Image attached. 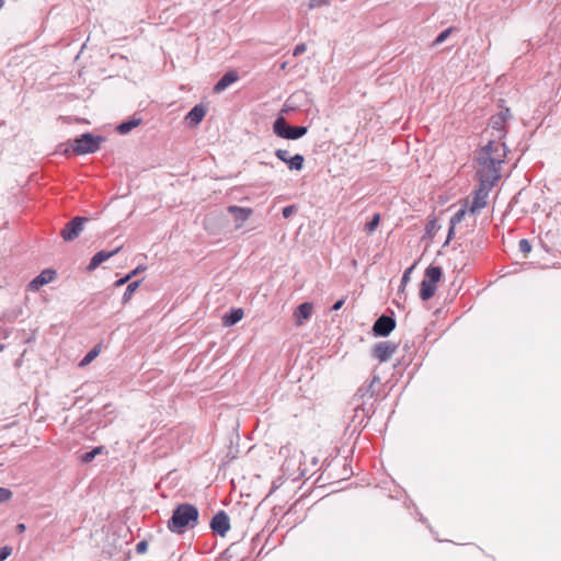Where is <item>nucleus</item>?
I'll list each match as a JSON object with an SVG mask.
<instances>
[{"label":"nucleus","instance_id":"obj_1","mask_svg":"<svg viewBox=\"0 0 561 561\" xmlns=\"http://www.w3.org/2000/svg\"><path fill=\"white\" fill-rule=\"evenodd\" d=\"M506 156L505 145L499 140H490L478 153L477 175L479 182L495 184L501 178V164Z\"/></svg>","mask_w":561,"mask_h":561},{"label":"nucleus","instance_id":"obj_2","mask_svg":"<svg viewBox=\"0 0 561 561\" xmlns=\"http://www.w3.org/2000/svg\"><path fill=\"white\" fill-rule=\"evenodd\" d=\"M198 510L192 504H181L172 513L168 528L175 534H182L193 528L198 520Z\"/></svg>","mask_w":561,"mask_h":561},{"label":"nucleus","instance_id":"obj_3","mask_svg":"<svg viewBox=\"0 0 561 561\" xmlns=\"http://www.w3.org/2000/svg\"><path fill=\"white\" fill-rule=\"evenodd\" d=\"M442 275L443 272L439 266L430 265L425 270L424 279L421 283L420 289V297L422 300L426 301L434 296L436 291V285L440 280Z\"/></svg>","mask_w":561,"mask_h":561},{"label":"nucleus","instance_id":"obj_4","mask_svg":"<svg viewBox=\"0 0 561 561\" xmlns=\"http://www.w3.org/2000/svg\"><path fill=\"white\" fill-rule=\"evenodd\" d=\"M273 131L280 138L295 140L305 136L308 131V128L306 126H289L286 119L280 116L274 122Z\"/></svg>","mask_w":561,"mask_h":561},{"label":"nucleus","instance_id":"obj_5","mask_svg":"<svg viewBox=\"0 0 561 561\" xmlns=\"http://www.w3.org/2000/svg\"><path fill=\"white\" fill-rule=\"evenodd\" d=\"M102 141V137H95L91 134H83L81 137L75 140L72 150L78 154L93 153L99 150L100 144Z\"/></svg>","mask_w":561,"mask_h":561},{"label":"nucleus","instance_id":"obj_6","mask_svg":"<svg viewBox=\"0 0 561 561\" xmlns=\"http://www.w3.org/2000/svg\"><path fill=\"white\" fill-rule=\"evenodd\" d=\"M493 184L485 186V183L480 182L479 188L474 192L473 199L469 206V211L474 215L486 206V198Z\"/></svg>","mask_w":561,"mask_h":561},{"label":"nucleus","instance_id":"obj_7","mask_svg":"<svg viewBox=\"0 0 561 561\" xmlns=\"http://www.w3.org/2000/svg\"><path fill=\"white\" fill-rule=\"evenodd\" d=\"M87 220L88 219L84 217H75L61 230L62 239L67 242L75 240L83 231V226Z\"/></svg>","mask_w":561,"mask_h":561},{"label":"nucleus","instance_id":"obj_8","mask_svg":"<svg viewBox=\"0 0 561 561\" xmlns=\"http://www.w3.org/2000/svg\"><path fill=\"white\" fill-rule=\"evenodd\" d=\"M396 328V321L388 316L379 317L374 323L373 331L376 336H387Z\"/></svg>","mask_w":561,"mask_h":561},{"label":"nucleus","instance_id":"obj_9","mask_svg":"<svg viewBox=\"0 0 561 561\" xmlns=\"http://www.w3.org/2000/svg\"><path fill=\"white\" fill-rule=\"evenodd\" d=\"M397 345L390 341L377 343L373 348V355L379 362H387L396 353Z\"/></svg>","mask_w":561,"mask_h":561},{"label":"nucleus","instance_id":"obj_10","mask_svg":"<svg viewBox=\"0 0 561 561\" xmlns=\"http://www.w3.org/2000/svg\"><path fill=\"white\" fill-rule=\"evenodd\" d=\"M510 117V110L505 108L494 115L490 122V128L493 130L492 136L501 139L504 135L505 122Z\"/></svg>","mask_w":561,"mask_h":561},{"label":"nucleus","instance_id":"obj_11","mask_svg":"<svg viewBox=\"0 0 561 561\" xmlns=\"http://www.w3.org/2000/svg\"><path fill=\"white\" fill-rule=\"evenodd\" d=\"M210 528L220 536H225L230 528V522L228 515L220 511L218 512L210 522Z\"/></svg>","mask_w":561,"mask_h":561},{"label":"nucleus","instance_id":"obj_12","mask_svg":"<svg viewBox=\"0 0 561 561\" xmlns=\"http://www.w3.org/2000/svg\"><path fill=\"white\" fill-rule=\"evenodd\" d=\"M56 277L54 270H44L38 276H36L28 285L31 290H37L42 286L51 283Z\"/></svg>","mask_w":561,"mask_h":561},{"label":"nucleus","instance_id":"obj_13","mask_svg":"<svg viewBox=\"0 0 561 561\" xmlns=\"http://www.w3.org/2000/svg\"><path fill=\"white\" fill-rule=\"evenodd\" d=\"M121 249H122L121 247H117L116 249H114L112 251H100V252L95 253L93 255V257L91 259L88 268L90 271L95 270L100 264H102L103 262L107 261L108 259H111L112 256L117 254L121 251Z\"/></svg>","mask_w":561,"mask_h":561},{"label":"nucleus","instance_id":"obj_14","mask_svg":"<svg viewBox=\"0 0 561 561\" xmlns=\"http://www.w3.org/2000/svg\"><path fill=\"white\" fill-rule=\"evenodd\" d=\"M239 80V76L234 70L226 72L220 80L215 84L214 91L216 93L224 92L228 87Z\"/></svg>","mask_w":561,"mask_h":561},{"label":"nucleus","instance_id":"obj_15","mask_svg":"<svg viewBox=\"0 0 561 561\" xmlns=\"http://www.w3.org/2000/svg\"><path fill=\"white\" fill-rule=\"evenodd\" d=\"M206 115V108L198 104L195 105L185 116L187 124L195 126L198 125Z\"/></svg>","mask_w":561,"mask_h":561},{"label":"nucleus","instance_id":"obj_16","mask_svg":"<svg viewBox=\"0 0 561 561\" xmlns=\"http://www.w3.org/2000/svg\"><path fill=\"white\" fill-rule=\"evenodd\" d=\"M312 304L304 302L296 309L294 317L297 325H301L312 313Z\"/></svg>","mask_w":561,"mask_h":561},{"label":"nucleus","instance_id":"obj_17","mask_svg":"<svg viewBox=\"0 0 561 561\" xmlns=\"http://www.w3.org/2000/svg\"><path fill=\"white\" fill-rule=\"evenodd\" d=\"M228 211L233 215L234 219L239 222L237 228L241 227V225L249 219L252 215L251 208L239 207V206H229Z\"/></svg>","mask_w":561,"mask_h":561},{"label":"nucleus","instance_id":"obj_18","mask_svg":"<svg viewBox=\"0 0 561 561\" xmlns=\"http://www.w3.org/2000/svg\"><path fill=\"white\" fill-rule=\"evenodd\" d=\"M243 310L241 308L232 309L229 314L222 317L225 327H231L238 323L243 318Z\"/></svg>","mask_w":561,"mask_h":561},{"label":"nucleus","instance_id":"obj_19","mask_svg":"<svg viewBox=\"0 0 561 561\" xmlns=\"http://www.w3.org/2000/svg\"><path fill=\"white\" fill-rule=\"evenodd\" d=\"M466 213H467V209L465 207H462L459 210H457L454 214V216L450 218L447 242L450 240L451 236L455 233L456 226L462 221Z\"/></svg>","mask_w":561,"mask_h":561},{"label":"nucleus","instance_id":"obj_20","mask_svg":"<svg viewBox=\"0 0 561 561\" xmlns=\"http://www.w3.org/2000/svg\"><path fill=\"white\" fill-rule=\"evenodd\" d=\"M305 158L302 154L297 153L288 160V168L290 170L300 171L304 168Z\"/></svg>","mask_w":561,"mask_h":561},{"label":"nucleus","instance_id":"obj_21","mask_svg":"<svg viewBox=\"0 0 561 561\" xmlns=\"http://www.w3.org/2000/svg\"><path fill=\"white\" fill-rule=\"evenodd\" d=\"M140 124V119H130L127 122L122 123L118 125L117 130L122 134H128L135 127H137Z\"/></svg>","mask_w":561,"mask_h":561},{"label":"nucleus","instance_id":"obj_22","mask_svg":"<svg viewBox=\"0 0 561 561\" xmlns=\"http://www.w3.org/2000/svg\"><path fill=\"white\" fill-rule=\"evenodd\" d=\"M100 354V346H94L92 350H90L87 355L81 359L80 366L84 367L89 365L92 360H94L98 355Z\"/></svg>","mask_w":561,"mask_h":561},{"label":"nucleus","instance_id":"obj_23","mask_svg":"<svg viewBox=\"0 0 561 561\" xmlns=\"http://www.w3.org/2000/svg\"><path fill=\"white\" fill-rule=\"evenodd\" d=\"M102 451H103V447H95L91 451L84 453L81 456V461L84 463L91 462Z\"/></svg>","mask_w":561,"mask_h":561},{"label":"nucleus","instance_id":"obj_24","mask_svg":"<svg viewBox=\"0 0 561 561\" xmlns=\"http://www.w3.org/2000/svg\"><path fill=\"white\" fill-rule=\"evenodd\" d=\"M138 287H139V280L129 283L126 287L124 295H123V301L124 302L128 301Z\"/></svg>","mask_w":561,"mask_h":561},{"label":"nucleus","instance_id":"obj_25","mask_svg":"<svg viewBox=\"0 0 561 561\" xmlns=\"http://www.w3.org/2000/svg\"><path fill=\"white\" fill-rule=\"evenodd\" d=\"M380 381V378L378 376H374L369 386L366 387V388H360L358 389V393L362 396V397H365V396H368V397H373L374 396V391L371 390V387L375 382H379Z\"/></svg>","mask_w":561,"mask_h":561},{"label":"nucleus","instance_id":"obj_26","mask_svg":"<svg viewBox=\"0 0 561 561\" xmlns=\"http://www.w3.org/2000/svg\"><path fill=\"white\" fill-rule=\"evenodd\" d=\"M379 221H380V216H379V214H375V215L373 216V219H371L369 222H367V224H366V227H365L366 231H367L368 233L374 232V231L376 230V228L378 227Z\"/></svg>","mask_w":561,"mask_h":561},{"label":"nucleus","instance_id":"obj_27","mask_svg":"<svg viewBox=\"0 0 561 561\" xmlns=\"http://www.w3.org/2000/svg\"><path fill=\"white\" fill-rule=\"evenodd\" d=\"M415 267V264H413L412 266H410L409 268H407L402 275V278H401V287H402V290L404 289V287L407 286V284L410 282V278H411V273L412 271L414 270Z\"/></svg>","mask_w":561,"mask_h":561},{"label":"nucleus","instance_id":"obj_28","mask_svg":"<svg viewBox=\"0 0 561 561\" xmlns=\"http://www.w3.org/2000/svg\"><path fill=\"white\" fill-rule=\"evenodd\" d=\"M450 33H451V28H447V30L443 31V32H442V33H440V34L435 38V41H434L433 45H434V46H437V45H440L442 43H444V42L448 38V36H449V34H450Z\"/></svg>","mask_w":561,"mask_h":561},{"label":"nucleus","instance_id":"obj_29","mask_svg":"<svg viewBox=\"0 0 561 561\" xmlns=\"http://www.w3.org/2000/svg\"><path fill=\"white\" fill-rule=\"evenodd\" d=\"M518 247H519V251L525 255L531 251V245H530L529 241L526 239H522L518 243Z\"/></svg>","mask_w":561,"mask_h":561},{"label":"nucleus","instance_id":"obj_30","mask_svg":"<svg viewBox=\"0 0 561 561\" xmlns=\"http://www.w3.org/2000/svg\"><path fill=\"white\" fill-rule=\"evenodd\" d=\"M275 156L283 162L288 163V160H290L291 157H289V152L284 149H277L275 151Z\"/></svg>","mask_w":561,"mask_h":561},{"label":"nucleus","instance_id":"obj_31","mask_svg":"<svg viewBox=\"0 0 561 561\" xmlns=\"http://www.w3.org/2000/svg\"><path fill=\"white\" fill-rule=\"evenodd\" d=\"M12 497L11 490L7 488H0V503L7 502Z\"/></svg>","mask_w":561,"mask_h":561},{"label":"nucleus","instance_id":"obj_32","mask_svg":"<svg viewBox=\"0 0 561 561\" xmlns=\"http://www.w3.org/2000/svg\"><path fill=\"white\" fill-rule=\"evenodd\" d=\"M12 552V549L8 546L0 548V561H4Z\"/></svg>","mask_w":561,"mask_h":561},{"label":"nucleus","instance_id":"obj_33","mask_svg":"<svg viewBox=\"0 0 561 561\" xmlns=\"http://www.w3.org/2000/svg\"><path fill=\"white\" fill-rule=\"evenodd\" d=\"M328 4V0H309V8L316 9Z\"/></svg>","mask_w":561,"mask_h":561},{"label":"nucleus","instance_id":"obj_34","mask_svg":"<svg viewBox=\"0 0 561 561\" xmlns=\"http://www.w3.org/2000/svg\"><path fill=\"white\" fill-rule=\"evenodd\" d=\"M296 208L294 205H289V206H286L283 208V216L285 218H289L294 213H295Z\"/></svg>","mask_w":561,"mask_h":561},{"label":"nucleus","instance_id":"obj_35","mask_svg":"<svg viewBox=\"0 0 561 561\" xmlns=\"http://www.w3.org/2000/svg\"><path fill=\"white\" fill-rule=\"evenodd\" d=\"M147 549H148V543H147V541H145V540H141V541H139V542L136 545V551H137L138 553H145V552L147 551Z\"/></svg>","mask_w":561,"mask_h":561},{"label":"nucleus","instance_id":"obj_36","mask_svg":"<svg viewBox=\"0 0 561 561\" xmlns=\"http://www.w3.org/2000/svg\"><path fill=\"white\" fill-rule=\"evenodd\" d=\"M307 49V46L306 44L301 43V44H298L295 49H294V56H299L300 54L305 53Z\"/></svg>","mask_w":561,"mask_h":561},{"label":"nucleus","instance_id":"obj_37","mask_svg":"<svg viewBox=\"0 0 561 561\" xmlns=\"http://www.w3.org/2000/svg\"><path fill=\"white\" fill-rule=\"evenodd\" d=\"M136 274H137V271H133L130 274H128L124 278L118 279L116 282V286H121V285L125 284L128 279H130Z\"/></svg>","mask_w":561,"mask_h":561},{"label":"nucleus","instance_id":"obj_38","mask_svg":"<svg viewBox=\"0 0 561 561\" xmlns=\"http://www.w3.org/2000/svg\"><path fill=\"white\" fill-rule=\"evenodd\" d=\"M344 302H345V299H344V298H342V299L337 300V301L332 306V310H333V311H337V310H340V309L343 307Z\"/></svg>","mask_w":561,"mask_h":561},{"label":"nucleus","instance_id":"obj_39","mask_svg":"<svg viewBox=\"0 0 561 561\" xmlns=\"http://www.w3.org/2000/svg\"><path fill=\"white\" fill-rule=\"evenodd\" d=\"M26 529L25 525L24 524H18L16 525V531L18 533H24Z\"/></svg>","mask_w":561,"mask_h":561},{"label":"nucleus","instance_id":"obj_40","mask_svg":"<svg viewBox=\"0 0 561 561\" xmlns=\"http://www.w3.org/2000/svg\"><path fill=\"white\" fill-rule=\"evenodd\" d=\"M4 5V0H0V10L3 8Z\"/></svg>","mask_w":561,"mask_h":561},{"label":"nucleus","instance_id":"obj_41","mask_svg":"<svg viewBox=\"0 0 561 561\" xmlns=\"http://www.w3.org/2000/svg\"><path fill=\"white\" fill-rule=\"evenodd\" d=\"M4 348H5V346L0 343V352H2Z\"/></svg>","mask_w":561,"mask_h":561},{"label":"nucleus","instance_id":"obj_42","mask_svg":"<svg viewBox=\"0 0 561 561\" xmlns=\"http://www.w3.org/2000/svg\"><path fill=\"white\" fill-rule=\"evenodd\" d=\"M286 66H287V62H283V64H282V69H285V68H286Z\"/></svg>","mask_w":561,"mask_h":561}]
</instances>
